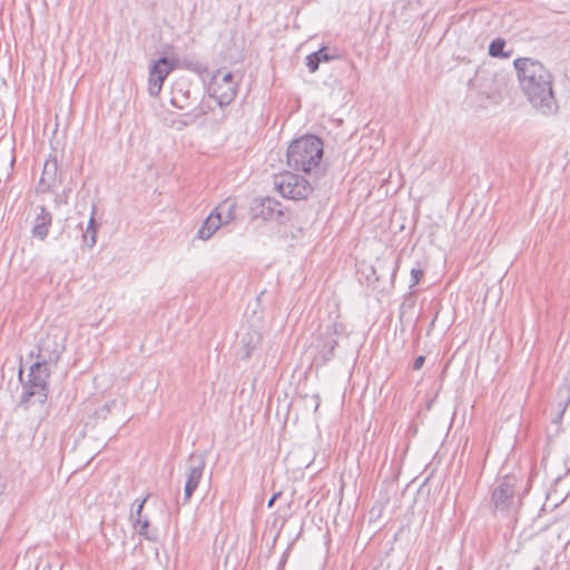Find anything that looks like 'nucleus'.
Returning <instances> with one entry per match:
<instances>
[{
	"label": "nucleus",
	"instance_id": "obj_1",
	"mask_svg": "<svg viewBox=\"0 0 570 570\" xmlns=\"http://www.w3.org/2000/svg\"><path fill=\"white\" fill-rule=\"evenodd\" d=\"M513 66L520 88L531 106L542 115H554L559 106L551 71L541 61L528 57L515 59Z\"/></svg>",
	"mask_w": 570,
	"mask_h": 570
},
{
	"label": "nucleus",
	"instance_id": "obj_2",
	"mask_svg": "<svg viewBox=\"0 0 570 570\" xmlns=\"http://www.w3.org/2000/svg\"><path fill=\"white\" fill-rule=\"evenodd\" d=\"M287 165L296 171L312 173L320 168L323 158V141L306 135L291 142L286 153Z\"/></svg>",
	"mask_w": 570,
	"mask_h": 570
},
{
	"label": "nucleus",
	"instance_id": "obj_3",
	"mask_svg": "<svg viewBox=\"0 0 570 570\" xmlns=\"http://www.w3.org/2000/svg\"><path fill=\"white\" fill-rule=\"evenodd\" d=\"M209 97L214 98L219 107L228 106L236 97L238 82L230 71L216 70L207 87Z\"/></svg>",
	"mask_w": 570,
	"mask_h": 570
},
{
	"label": "nucleus",
	"instance_id": "obj_4",
	"mask_svg": "<svg viewBox=\"0 0 570 570\" xmlns=\"http://www.w3.org/2000/svg\"><path fill=\"white\" fill-rule=\"evenodd\" d=\"M49 365L36 362L30 366L28 381L23 384L22 402L35 397L39 403H45L48 397Z\"/></svg>",
	"mask_w": 570,
	"mask_h": 570
},
{
	"label": "nucleus",
	"instance_id": "obj_5",
	"mask_svg": "<svg viewBox=\"0 0 570 570\" xmlns=\"http://www.w3.org/2000/svg\"><path fill=\"white\" fill-rule=\"evenodd\" d=\"M274 185L283 197L292 200L306 199L313 191L312 185L305 177L291 171L275 176Z\"/></svg>",
	"mask_w": 570,
	"mask_h": 570
},
{
	"label": "nucleus",
	"instance_id": "obj_6",
	"mask_svg": "<svg viewBox=\"0 0 570 570\" xmlns=\"http://www.w3.org/2000/svg\"><path fill=\"white\" fill-rule=\"evenodd\" d=\"M235 203L230 199L222 202L210 215L203 222L197 232V237L208 240L223 225L234 219Z\"/></svg>",
	"mask_w": 570,
	"mask_h": 570
},
{
	"label": "nucleus",
	"instance_id": "obj_7",
	"mask_svg": "<svg viewBox=\"0 0 570 570\" xmlns=\"http://www.w3.org/2000/svg\"><path fill=\"white\" fill-rule=\"evenodd\" d=\"M206 468V455L204 452H193L186 462V482L184 487V504L193 497L199 485Z\"/></svg>",
	"mask_w": 570,
	"mask_h": 570
},
{
	"label": "nucleus",
	"instance_id": "obj_8",
	"mask_svg": "<svg viewBox=\"0 0 570 570\" xmlns=\"http://www.w3.org/2000/svg\"><path fill=\"white\" fill-rule=\"evenodd\" d=\"M175 68V62L166 57L158 59L151 67L148 79L149 95L156 97L159 95L164 80Z\"/></svg>",
	"mask_w": 570,
	"mask_h": 570
},
{
	"label": "nucleus",
	"instance_id": "obj_9",
	"mask_svg": "<svg viewBox=\"0 0 570 570\" xmlns=\"http://www.w3.org/2000/svg\"><path fill=\"white\" fill-rule=\"evenodd\" d=\"M515 480L511 476L502 478L492 491V502L498 511H508L513 502Z\"/></svg>",
	"mask_w": 570,
	"mask_h": 570
},
{
	"label": "nucleus",
	"instance_id": "obj_10",
	"mask_svg": "<svg viewBox=\"0 0 570 570\" xmlns=\"http://www.w3.org/2000/svg\"><path fill=\"white\" fill-rule=\"evenodd\" d=\"M253 210L256 216L264 220H282L285 217L283 205L272 197L257 198L254 202Z\"/></svg>",
	"mask_w": 570,
	"mask_h": 570
},
{
	"label": "nucleus",
	"instance_id": "obj_11",
	"mask_svg": "<svg viewBox=\"0 0 570 570\" xmlns=\"http://www.w3.org/2000/svg\"><path fill=\"white\" fill-rule=\"evenodd\" d=\"M52 220V214L46 206H36L33 209L31 236L43 242L49 235Z\"/></svg>",
	"mask_w": 570,
	"mask_h": 570
},
{
	"label": "nucleus",
	"instance_id": "obj_12",
	"mask_svg": "<svg viewBox=\"0 0 570 570\" xmlns=\"http://www.w3.org/2000/svg\"><path fill=\"white\" fill-rule=\"evenodd\" d=\"M62 351L63 345L60 342H58L55 337L47 335L39 342L37 362L46 365H49L51 363L57 364Z\"/></svg>",
	"mask_w": 570,
	"mask_h": 570
},
{
	"label": "nucleus",
	"instance_id": "obj_13",
	"mask_svg": "<svg viewBox=\"0 0 570 570\" xmlns=\"http://www.w3.org/2000/svg\"><path fill=\"white\" fill-rule=\"evenodd\" d=\"M60 183L58 163L56 158H49L43 164L42 175L39 180L38 191H51Z\"/></svg>",
	"mask_w": 570,
	"mask_h": 570
},
{
	"label": "nucleus",
	"instance_id": "obj_14",
	"mask_svg": "<svg viewBox=\"0 0 570 570\" xmlns=\"http://www.w3.org/2000/svg\"><path fill=\"white\" fill-rule=\"evenodd\" d=\"M262 334L258 331L247 330L240 336L242 358L250 357L252 353L261 345Z\"/></svg>",
	"mask_w": 570,
	"mask_h": 570
},
{
	"label": "nucleus",
	"instance_id": "obj_15",
	"mask_svg": "<svg viewBox=\"0 0 570 570\" xmlns=\"http://www.w3.org/2000/svg\"><path fill=\"white\" fill-rule=\"evenodd\" d=\"M336 346L337 340L335 337V332L327 331L324 337L321 336L318 338V356L325 362L328 361L333 356Z\"/></svg>",
	"mask_w": 570,
	"mask_h": 570
},
{
	"label": "nucleus",
	"instance_id": "obj_16",
	"mask_svg": "<svg viewBox=\"0 0 570 570\" xmlns=\"http://www.w3.org/2000/svg\"><path fill=\"white\" fill-rule=\"evenodd\" d=\"M336 58L334 55H330L326 51V48L323 47L318 49L317 51H314L309 53L306 57V67L311 73H314L317 71L321 62H328Z\"/></svg>",
	"mask_w": 570,
	"mask_h": 570
},
{
	"label": "nucleus",
	"instance_id": "obj_17",
	"mask_svg": "<svg viewBox=\"0 0 570 570\" xmlns=\"http://www.w3.org/2000/svg\"><path fill=\"white\" fill-rule=\"evenodd\" d=\"M131 519L134 522V529L139 535L151 542H156L158 540V531L149 528V521L147 519H134V514H131Z\"/></svg>",
	"mask_w": 570,
	"mask_h": 570
},
{
	"label": "nucleus",
	"instance_id": "obj_18",
	"mask_svg": "<svg viewBox=\"0 0 570 570\" xmlns=\"http://www.w3.org/2000/svg\"><path fill=\"white\" fill-rule=\"evenodd\" d=\"M505 40L497 38L489 46V55L494 58H509L510 52L504 51Z\"/></svg>",
	"mask_w": 570,
	"mask_h": 570
},
{
	"label": "nucleus",
	"instance_id": "obj_19",
	"mask_svg": "<svg viewBox=\"0 0 570 570\" xmlns=\"http://www.w3.org/2000/svg\"><path fill=\"white\" fill-rule=\"evenodd\" d=\"M83 244H86L89 248H92L97 243V229L95 227V218L94 213L88 222V226L82 235Z\"/></svg>",
	"mask_w": 570,
	"mask_h": 570
},
{
	"label": "nucleus",
	"instance_id": "obj_20",
	"mask_svg": "<svg viewBox=\"0 0 570 570\" xmlns=\"http://www.w3.org/2000/svg\"><path fill=\"white\" fill-rule=\"evenodd\" d=\"M188 99V90H184L183 88H175L173 90V96L170 98V104L179 109H184L186 107L185 101Z\"/></svg>",
	"mask_w": 570,
	"mask_h": 570
},
{
	"label": "nucleus",
	"instance_id": "obj_21",
	"mask_svg": "<svg viewBox=\"0 0 570 570\" xmlns=\"http://www.w3.org/2000/svg\"><path fill=\"white\" fill-rule=\"evenodd\" d=\"M185 117H187L188 119H184V118L174 119L171 121V127L177 130H181L195 120V117H193L190 115H186Z\"/></svg>",
	"mask_w": 570,
	"mask_h": 570
},
{
	"label": "nucleus",
	"instance_id": "obj_22",
	"mask_svg": "<svg viewBox=\"0 0 570 570\" xmlns=\"http://www.w3.org/2000/svg\"><path fill=\"white\" fill-rule=\"evenodd\" d=\"M423 276V271L419 268H412L411 269V284L410 287H414L419 284L420 279Z\"/></svg>",
	"mask_w": 570,
	"mask_h": 570
},
{
	"label": "nucleus",
	"instance_id": "obj_23",
	"mask_svg": "<svg viewBox=\"0 0 570 570\" xmlns=\"http://www.w3.org/2000/svg\"><path fill=\"white\" fill-rule=\"evenodd\" d=\"M146 500H147V498H145L142 500H136L135 501V504H137V509H136L134 519L140 518L142 509H144V504L146 503Z\"/></svg>",
	"mask_w": 570,
	"mask_h": 570
},
{
	"label": "nucleus",
	"instance_id": "obj_24",
	"mask_svg": "<svg viewBox=\"0 0 570 570\" xmlns=\"http://www.w3.org/2000/svg\"><path fill=\"white\" fill-rule=\"evenodd\" d=\"M424 362H425V357L423 355L417 356L414 360L413 370H415V371L420 370L424 365Z\"/></svg>",
	"mask_w": 570,
	"mask_h": 570
},
{
	"label": "nucleus",
	"instance_id": "obj_25",
	"mask_svg": "<svg viewBox=\"0 0 570 570\" xmlns=\"http://www.w3.org/2000/svg\"><path fill=\"white\" fill-rule=\"evenodd\" d=\"M281 492L274 493L272 498L267 502V508H272L275 503V501L279 498Z\"/></svg>",
	"mask_w": 570,
	"mask_h": 570
}]
</instances>
